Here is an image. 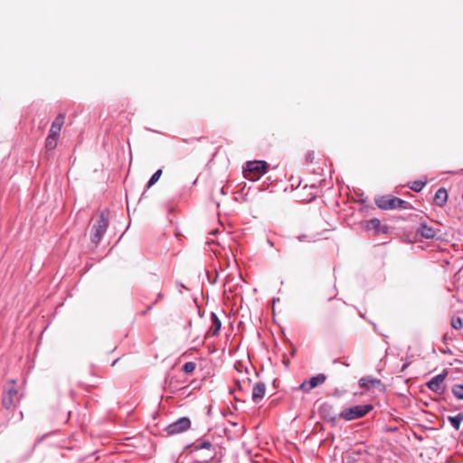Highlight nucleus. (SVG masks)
Masks as SVG:
<instances>
[{
	"label": "nucleus",
	"instance_id": "8",
	"mask_svg": "<svg viewBox=\"0 0 463 463\" xmlns=\"http://www.w3.org/2000/svg\"><path fill=\"white\" fill-rule=\"evenodd\" d=\"M191 427V420L188 417H182L176 420L175 421L170 423L165 428V431L167 435H176L182 433Z\"/></svg>",
	"mask_w": 463,
	"mask_h": 463
},
{
	"label": "nucleus",
	"instance_id": "20",
	"mask_svg": "<svg viewBox=\"0 0 463 463\" xmlns=\"http://www.w3.org/2000/svg\"><path fill=\"white\" fill-rule=\"evenodd\" d=\"M425 185H426V181H422V180H415L408 184L410 189H411L412 191L417 192V193L420 192L424 188Z\"/></svg>",
	"mask_w": 463,
	"mask_h": 463
},
{
	"label": "nucleus",
	"instance_id": "11",
	"mask_svg": "<svg viewBox=\"0 0 463 463\" xmlns=\"http://www.w3.org/2000/svg\"><path fill=\"white\" fill-rule=\"evenodd\" d=\"M319 411L326 420L332 423H335L337 418H339L338 414L334 412V407L328 403H323L320 406Z\"/></svg>",
	"mask_w": 463,
	"mask_h": 463
},
{
	"label": "nucleus",
	"instance_id": "32",
	"mask_svg": "<svg viewBox=\"0 0 463 463\" xmlns=\"http://www.w3.org/2000/svg\"><path fill=\"white\" fill-rule=\"evenodd\" d=\"M236 384L238 385L239 388H241V382L240 381H236Z\"/></svg>",
	"mask_w": 463,
	"mask_h": 463
},
{
	"label": "nucleus",
	"instance_id": "33",
	"mask_svg": "<svg viewBox=\"0 0 463 463\" xmlns=\"http://www.w3.org/2000/svg\"><path fill=\"white\" fill-rule=\"evenodd\" d=\"M19 415H20L19 419L20 420L23 419V412L22 411L19 412Z\"/></svg>",
	"mask_w": 463,
	"mask_h": 463
},
{
	"label": "nucleus",
	"instance_id": "25",
	"mask_svg": "<svg viewBox=\"0 0 463 463\" xmlns=\"http://www.w3.org/2000/svg\"><path fill=\"white\" fill-rule=\"evenodd\" d=\"M156 304V301L151 303L145 310L141 311V316H146L150 310H152L153 307Z\"/></svg>",
	"mask_w": 463,
	"mask_h": 463
},
{
	"label": "nucleus",
	"instance_id": "18",
	"mask_svg": "<svg viewBox=\"0 0 463 463\" xmlns=\"http://www.w3.org/2000/svg\"><path fill=\"white\" fill-rule=\"evenodd\" d=\"M448 420L456 430H458L463 421V412H459L455 416H449Z\"/></svg>",
	"mask_w": 463,
	"mask_h": 463
},
{
	"label": "nucleus",
	"instance_id": "10",
	"mask_svg": "<svg viewBox=\"0 0 463 463\" xmlns=\"http://www.w3.org/2000/svg\"><path fill=\"white\" fill-rule=\"evenodd\" d=\"M326 380V376L324 373H318L308 380H305L300 385L294 388V390L309 392L314 388L323 384Z\"/></svg>",
	"mask_w": 463,
	"mask_h": 463
},
{
	"label": "nucleus",
	"instance_id": "17",
	"mask_svg": "<svg viewBox=\"0 0 463 463\" xmlns=\"http://www.w3.org/2000/svg\"><path fill=\"white\" fill-rule=\"evenodd\" d=\"M448 200L447 190L443 187L439 188L434 195L433 202L437 206H443Z\"/></svg>",
	"mask_w": 463,
	"mask_h": 463
},
{
	"label": "nucleus",
	"instance_id": "24",
	"mask_svg": "<svg viewBox=\"0 0 463 463\" xmlns=\"http://www.w3.org/2000/svg\"><path fill=\"white\" fill-rule=\"evenodd\" d=\"M196 368V364L194 362H187L185 363L183 367H182V371L185 373V374H191L194 373V371L195 370Z\"/></svg>",
	"mask_w": 463,
	"mask_h": 463
},
{
	"label": "nucleus",
	"instance_id": "16",
	"mask_svg": "<svg viewBox=\"0 0 463 463\" xmlns=\"http://www.w3.org/2000/svg\"><path fill=\"white\" fill-rule=\"evenodd\" d=\"M211 322H212V325H211V327L209 328L207 334L212 336H217L222 328V321L220 320L217 314L214 312L211 313Z\"/></svg>",
	"mask_w": 463,
	"mask_h": 463
},
{
	"label": "nucleus",
	"instance_id": "9",
	"mask_svg": "<svg viewBox=\"0 0 463 463\" xmlns=\"http://www.w3.org/2000/svg\"><path fill=\"white\" fill-rule=\"evenodd\" d=\"M448 375V372L444 370L441 373L433 376L430 381L426 383L428 389L435 393L442 394L446 389L444 381Z\"/></svg>",
	"mask_w": 463,
	"mask_h": 463
},
{
	"label": "nucleus",
	"instance_id": "21",
	"mask_svg": "<svg viewBox=\"0 0 463 463\" xmlns=\"http://www.w3.org/2000/svg\"><path fill=\"white\" fill-rule=\"evenodd\" d=\"M451 392L458 400H463V384H454Z\"/></svg>",
	"mask_w": 463,
	"mask_h": 463
},
{
	"label": "nucleus",
	"instance_id": "31",
	"mask_svg": "<svg viewBox=\"0 0 463 463\" xmlns=\"http://www.w3.org/2000/svg\"><path fill=\"white\" fill-rule=\"evenodd\" d=\"M447 339H448V335L445 334L444 336H443V342L446 343L447 342Z\"/></svg>",
	"mask_w": 463,
	"mask_h": 463
},
{
	"label": "nucleus",
	"instance_id": "3",
	"mask_svg": "<svg viewBox=\"0 0 463 463\" xmlns=\"http://www.w3.org/2000/svg\"><path fill=\"white\" fill-rule=\"evenodd\" d=\"M109 216L105 211H102L91 228L90 241L95 245H98L103 235L108 230L109 227Z\"/></svg>",
	"mask_w": 463,
	"mask_h": 463
},
{
	"label": "nucleus",
	"instance_id": "30",
	"mask_svg": "<svg viewBox=\"0 0 463 463\" xmlns=\"http://www.w3.org/2000/svg\"><path fill=\"white\" fill-rule=\"evenodd\" d=\"M221 194L225 195L226 194V192H225V188L222 186L220 190Z\"/></svg>",
	"mask_w": 463,
	"mask_h": 463
},
{
	"label": "nucleus",
	"instance_id": "27",
	"mask_svg": "<svg viewBox=\"0 0 463 463\" xmlns=\"http://www.w3.org/2000/svg\"><path fill=\"white\" fill-rule=\"evenodd\" d=\"M409 363H405L402 364V369H401V372H404L406 370V368L409 366Z\"/></svg>",
	"mask_w": 463,
	"mask_h": 463
},
{
	"label": "nucleus",
	"instance_id": "13",
	"mask_svg": "<svg viewBox=\"0 0 463 463\" xmlns=\"http://www.w3.org/2000/svg\"><path fill=\"white\" fill-rule=\"evenodd\" d=\"M64 122L65 115L63 113L58 114L51 126L49 134H51L52 136L60 137V132Z\"/></svg>",
	"mask_w": 463,
	"mask_h": 463
},
{
	"label": "nucleus",
	"instance_id": "12",
	"mask_svg": "<svg viewBox=\"0 0 463 463\" xmlns=\"http://www.w3.org/2000/svg\"><path fill=\"white\" fill-rule=\"evenodd\" d=\"M266 394V384L262 382H258L253 385L252 388V402L259 403Z\"/></svg>",
	"mask_w": 463,
	"mask_h": 463
},
{
	"label": "nucleus",
	"instance_id": "5",
	"mask_svg": "<svg viewBox=\"0 0 463 463\" xmlns=\"http://www.w3.org/2000/svg\"><path fill=\"white\" fill-rule=\"evenodd\" d=\"M373 409L372 404L354 405L343 410L339 414L340 419L350 421L364 417Z\"/></svg>",
	"mask_w": 463,
	"mask_h": 463
},
{
	"label": "nucleus",
	"instance_id": "7",
	"mask_svg": "<svg viewBox=\"0 0 463 463\" xmlns=\"http://www.w3.org/2000/svg\"><path fill=\"white\" fill-rule=\"evenodd\" d=\"M364 231L371 232L373 236L386 234L389 232L387 225L382 224L378 218H372L362 224Z\"/></svg>",
	"mask_w": 463,
	"mask_h": 463
},
{
	"label": "nucleus",
	"instance_id": "15",
	"mask_svg": "<svg viewBox=\"0 0 463 463\" xmlns=\"http://www.w3.org/2000/svg\"><path fill=\"white\" fill-rule=\"evenodd\" d=\"M417 234L420 235L422 238L427 240H432L436 237V231L427 225L426 222H421L417 229Z\"/></svg>",
	"mask_w": 463,
	"mask_h": 463
},
{
	"label": "nucleus",
	"instance_id": "29",
	"mask_svg": "<svg viewBox=\"0 0 463 463\" xmlns=\"http://www.w3.org/2000/svg\"><path fill=\"white\" fill-rule=\"evenodd\" d=\"M305 238H306V235H300L298 237L299 241H303L305 240Z\"/></svg>",
	"mask_w": 463,
	"mask_h": 463
},
{
	"label": "nucleus",
	"instance_id": "1",
	"mask_svg": "<svg viewBox=\"0 0 463 463\" xmlns=\"http://www.w3.org/2000/svg\"><path fill=\"white\" fill-rule=\"evenodd\" d=\"M23 394H20L16 386V380L10 379L7 383L6 388L3 391L2 405L6 410H14L22 399Z\"/></svg>",
	"mask_w": 463,
	"mask_h": 463
},
{
	"label": "nucleus",
	"instance_id": "28",
	"mask_svg": "<svg viewBox=\"0 0 463 463\" xmlns=\"http://www.w3.org/2000/svg\"><path fill=\"white\" fill-rule=\"evenodd\" d=\"M163 298H164V295L162 293H158L157 294V298H156V301L157 302L158 300H161Z\"/></svg>",
	"mask_w": 463,
	"mask_h": 463
},
{
	"label": "nucleus",
	"instance_id": "19",
	"mask_svg": "<svg viewBox=\"0 0 463 463\" xmlns=\"http://www.w3.org/2000/svg\"><path fill=\"white\" fill-rule=\"evenodd\" d=\"M59 137L48 134L45 139V148L48 151H52L57 147Z\"/></svg>",
	"mask_w": 463,
	"mask_h": 463
},
{
	"label": "nucleus",
	"instance_id": "22",
	"mask_svg": "<svg viewBox=\"0 0 463 463\" xmlns=\"http://www.w3.org/2000/svg\"><path fill=\"white\" fill-rule=\"evenodd\" d=\"M161 175H162V169L156 170L152 175L150 179L148 180L147 184H146V188L148 189V188L152 187L158 181V179L160 178Z\"/></svg>",
	"mask_w": 463,
	"mask_h": 463
},
{
	"label": "nucleus",
	"instance_id": "6",
	"mask_svg": "<svg viewBox=\"0 0 463 463\" xmlns=\"http://www.w3.org/2000/svg\"><path fill=\"white\" fill-rule=\"evenodd\" d=\"M192 448L193 451H199V450H204V460H212L216 456V449L213 444L206 439H200L195 440L193 444L189 446Z\"/></svg>",
	"mask_w": 463,
	"mask_h": 463
},
{
	"label": "nucleus",
	"instance_id": "23",
	"mask_svg": "<svg viewBox=\"0 0 463 463\" xmlns=\"http://www.w3.org/2000/svg\"><path fill=\"white\" fill-rule=\"evenodd\" d=\"M450 326L455 330H459L463 327V321L459 317H452L450 319Z\"/></svg>",
	"mask_w": 463,
	"mask_h": 463
},
{
	"label": "nucleus",
	"instance_id": "2",
	"mask_svg": "<svg viewBox=\"0 0 463 463\" xmlns=\"http://www.w3.org/2000/svg\"><path fill=\"white\" fill-rule=\"evenodd\" d=\"M374 203L378 208L385 211L395 209L410 210L413 208L410 202L391 194L378 196L375 198Z\"/></svg>",
	"mask_w": 463,
	"mask_h": 463
},
{
	"label": "nucleus",
	"instance_id": "14",
	"mask_svg": "<svg viewBox=\"0 0 463 463\" xmlns=\"http://www.w3.org/2000/svg\"><path fill=\"white\" fill-rule=\"evenodd\" d=\"M359 386L368 390L371 387H383V384L380 379L372 376H364L359 380Z\"/></svg>",
	"mask_w": 463,
	"mask_h": 463
},
{
	"label": "nucleus",
	"instance_id": "26",
	"mask_svg": "<svg viewBox=\"0 0 463 463\" xmlns=\"http://www.w3.org/2000/svg\"><path fill=\"white\" fill-rule=\"evenodd\" d=\"M314 159V153H308L306 156V162L307 163H312Z\"/></svg>",
	"mask_w": 463,
	"mask_h": 463
},
{
	"label": "nucleus",
	"instance_id": "4",
	"mask_svg": "<svg viewBox=\"0 0 463 463\" xmlns=\"http://www.w3.org/2000/svg\"><path fill=\"white\" fill-rule=\"evenodd\" d=\"M268 163L264 160L247 161L243 166V174L247 178L259 179L267 173Z\"/></svg>",
	"mask_w": 463,
	"mask_h": 463
}]
</instances>
